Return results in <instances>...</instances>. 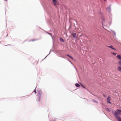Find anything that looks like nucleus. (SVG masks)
Segmentation results:
<instances>
[{
	"label": "nucleus",
	"mask_w": 121,
	"mask_h": 121,
	"mask_svg": "<svg viewBox=\"0 0 121 121\" xmlns=\"http://www.w3.org/2000/svg\"><path fill=\"white\" fill-rule=\"evenodd\" d=\"M119 64L121 66V61H119Z\"/></svg>",
	"instance_id": "ddd939ff"
},
{
	"label": "nucleus",
	"mask_w": 121,
	"mask_h": 121,
	"mask_svg": "<svg viewBox=\"0 0 121 121\" xmlns=\"http://www.w3.org/2000/svg\"><path fill=\"white\" fill-rule=\"evenodd\" d=\"M117 111L118 114L121 115V110L117 109Z\"/></svg>",
	"instance_id": "423d86ee"
},
{
	"label": "nucleus",
	"mask_w": 121,
	"mask_h": 121,
	"mask_svg": "<svg viewBox=\"0 0 121 121\" xmlns=\"http://www.w3.org/2000/svg\"><path fill=\"white\" fill-rule=\"evenodd\" d=\"M112 54H113L114 55H115V56L116 55V54H115V53H112Z\"/></svg>",
	"instance_id": "4468645a"
},
{
	"label": "nucleus",
	"mask_w": 121,
	"mask_h": 121,
	"mask_svg": "<svg viewBox=\"0 0 121 121\" xmlns=\"http://www.w3.org/2000/svg\"><path fill=\"white\" fill-rule=\"evenodd\" d=\"M113 114L115 116V117L118 116L117 110L116 111H113L112 112Z\"/></svg>",
	"instance_id": "f257e3e1"
},
{
	"label": "nucleus",
	"mask_w": 121,
	"mask_h": 121,
	"mask_svg": "<svg viewBox=\"0 0 121 121\" xmlns=\"http://www.w3.org/2000/svg\"><path fill=\"white\" fill-rule=\"evenodd\" d=\"M81 86L84 88L86 89V87L85 86H84L83 85H82V84L81 85Z\"/></svg>",
	"instance_id": "f8f14e48"
},
{
	"label": "nucleus",
	"mask_w": 121,
	"mask_h": 121,
	"mask_svg": "<svg viewBox=\"0 0 121 121\" xmlns=\"http://www.w3.org/2000/svg\"><path fill=\"white\" fill-rule=\"evenodd\" d=\"M75 86L77 87H78L80 86L77 83H76L75 84Z\"/></svg>",
	"instance_id": "1a4fd4ad"
},
{
	"label": "nucleus",
	"mask_w": 121,
	"mask_h": 121,
	"mask_svg": "<svg viewBox=\"0 0 121 121\" xmlns=\"http://www.w3.org/2000/svg\"><path fill=\"white\" fill-rule=\"evenodd\" d=\"M52 0L53 1V3L54 5L55 6H56V5L57 4V0Z\"/></svg>",
	"instance_id": "7ed1b4c3"
},
{
	"label": "nucleus",
	"mask_w": 121,
	"mask_h": 121,
	"mask_svg": "<svg viewBox=\"0 0 121 121\" xmlns=\"http://www.w3.org/2000/svg\"><path fill=\"white\" fill-rule=\"evenodd\" d=\"M108 47H109V48H111L112 49L115 50V49L114 48L112 47V46H108Z\"/></svg>",
	"instance_id": "9d476101"
},
{
	"label": "nucleus",
	"mask_w": 121,
	"mask_h": 121,
	"mask_svg": "<svg viewBox=\"0 0 121 121\" xmlns=\"http://www.w3.org/2000/svg\"><path fill=\"white\" fill-rule=\"evenodd\" d=\"M67 56H69L70 58L72 60H73V59L72 57L71 56L69 55H67Z\"/></svg>",
	"instance_id": "9b49d317"
},
{
	"label": "nucleus",
	"mask_w": 121,
	"mask_h": 121,
	"mask_svg": "<svg viewBox=\"0 0 121 121\" xmlns=\"http://www.w3.org/2000/svg\"><path fill=\"white\" fill-rule=\"evenodd\" d=\"M76 34L75 33H72V35L73 38H74L77 37L76 36Z\"/></svg>",
	"instance_id": "39448f33"
},
{
	"label": "nucleus",
	"mask_w": 121,
	"mask_h": 121,
	"mask_svg": "<svg viewBox=\"0 0 121 121\" xmlns=\"http://www.w3.org/2000/svg\"><path fill=\"white\" fill-rule=\"evenodd\" d=\"M60 40L61 41H63V39H60Z\"/></svg>",
	"instance_id": "2eb2a0df"
},
{
	"label": "nucleus",
	"mask_w": 121,
	"mask_h": 121,
	"mask_svg": "<svg viewBox=\"0 0 121 121\" xmlns=\"http://www.w3.org/2000/svg\"><path fill=\"white\" fill-rule=\"evenodd\" d=\"M118 121H121V119L120 116H118L116 117Z\"/></svg>",
	"instance_id": "20e7f679"
},
{
	"label": "nucleus",
	"mask_w": 121,
	"mask_h": 121,
	"mask_svg": "<svg viewBox=\"0 0 121 121\" xmlns=\"http://www.w3.org/2000/svg\"><path fill=\"white\" fill-rule=\"evenodd\" d=\"M117 69L118 71L121 72V67L118 66Z\"/></svg>",
	"instance_id": "0eeeda50"
},
{
	"label": "nucleus",
	"mask_w": 121,
	"mask_h": 121,
	"mask_svg": "<svg viewBox=\"0 0 121 121\" xmlns=\"http://www.w3.org/2000/svg\"><path fill=\"white\" fill-rule=\"evenodd\" d=\"M107 0H104L105 1H106Z\"/></svg>",
	"instance_id": "dca6fc26"
},
{
	"label": "nucleus",
	"mask_w": 121,
	"mask_h": 121,
	"mask_svg": "<svg viewBox=\"0 0 121 121\" xmlns=\"http://www.w3.org/2000/svg\"><path fill=\"white\" fill-rule=\"evenodd\" d=\"M117 58L121 60V56L120 55H117Z\"/></svg>",
	"instance_id": "6e6552de"
},
{
	"label": "nucleus",
	"mask_w": 121,
	"mask_h": 121,
	"mask_svg": "<svg viewBox=\"0 0 121 121\" xmlns=\"http://www.w3.org/2000/svg\"><path fill=\"white\" fill-rule=\"evenodd\" d=\"M110 99L111 98L109 97L108 96L107 97V101L108 103H109V104L111 103L110 102Z\"/></svg>",
	"instance_id": "f03ea898"
}]
</instances>
